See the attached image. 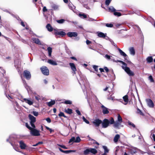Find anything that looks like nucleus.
<instances>
[{
  "mask_svg": "<svg viewBox=\"0 0 155 155\" xmlns=\"http://www.w3.org/2000/svg\"><path fill=\"white\" fill-rule=\"evenodd\" d=\"M23 76L27 79L29 80L31 78V74L29 71L25 70L23 72Z\"/></svg>",
  "mask_w": 155,
  "mask_h": 155,
  "instance_id": "nucleus-6",
  "label": "nucleus"
},
{
  "mask_svg": "<svg viewBox=\"0 0 155 155\" xmlns=\"http://www.w3.org/2000/svg\"><path fill=\"white\" fill-rule=\"evenodd\" d=\"M46 120L47 121V122H48V123H50L51 122V120L50 119V118L49 117H48V118H47L46 119Z\"/></svg>",
  "mask_w": 155,
  "mask_h": 155,
  "instance_id": "nucleus-55",
  "label": "nucleus"
},
{
  "mask_svg": "<svg viewBox=\"0 0 155 155\" xmlns=\"http://www.w3.org/2000/svg\"><path fill=\"white\" fill-rule=\"evenodd\" d=\"M111 0H106L105 4L107 5H108L110 2Z\"/></svg>",
  "mask_w": 155,
  "mask_h": 155,
  "instance_id": "nucleus-49",
  "label": "nucleus"
},
{
  "mask_svg": "<svg viewBox=\"0 0 155 155\" xmlns=\"http://www.w3.org/2000/svg\"><path fill=\"white\" fill-rule=\"evenodd\" d=\"M58 115L59 117H67L64 115V114L61 112H60Z\"/></svg>",
  "mask_w": 155,
  "mask_h": 155,
  "instance_id": "nucleus-34",
  "label": "nucleus"
},
{
  "mask_svg": "<svg viewBox=\"0 0 155 155\" xmlns=\"http://www.w3.org/2000/svg\"><path fill=\"white\" fill-rule=\"evenodd\" d=\"M108 90V91L109 92H110L111 91V90H109V87H107V86L104 89H103V90L104 91H106Z\"/></svg>",
  "mask_w": 155,
  "mask_h": 155,
  "instance_id": "nucleus-46",
  "label": "nucleus"
},
{
  "mask_svg": "<svg viewBox=\"0 0 155 155\" xmlns=\"http://www.w3.org/2000/svg\"><path fill=\"white\" fill-rule=\"evenodd\" d=\"M101 124L103 128H107L109 125V121L108 119H104L102 122Z\"/></svg>",
  "mask_w": 155,
  "mask_h": 155,
  "instance_id": "nucleus-7",
  "label": "nucleus"
},
{
  "mask_svg": "<svg viewBox=\"0 0 155 155\" xmlns=\"http://www.w3.org/2000/svg\"><path fill=\"white\" fill-rule=\"evenodd\" d=\"M48 62L52 65H57V63L55 61L51 59H48Z\"/></svg>",
  "mask_w": 155,
  "mask_h": 155,
  "instance_id": "nucleus-17",
  "label": "nucleus"
},
{
  "mask_svg": "<svg viewBox=\"0 0 155 155\" xmlns=\"http://www.w3.org/2000/svg\"><path fill=\"white\" fill-rule=\"evenodd\" d=\"M30 134L32 136H38L40 135L39 130L33 128L30 130Z\"/></svg>",
  "mask_w": 155,
  "mask_h": 155,
  "instance_id": "nucleus-5",
  "label": "nucleus"
},
{
  "mask_svg": "<svg viewBox=\"0 0 155 155\" xmlns=\"http://www.w3.org/2000/svg\"><path fill=\"white\" fill-rule=\"evenodd\" d=\"M35 99L37 101H39L40 100V98L39 96H35Z\"/></svg>",
  "mask_w": 155,
  "mask_h": 155,
  "instance_id": "nucleus-58",
  "label": "nucleus"
},
{
  "mask_svg": "<svg viewBox=\"0 0 155 155\" xmlns=\"http://www.w3.org/2000/svg\"><path fill=\"white\" fill-rule=\"evenodd\" d=\"M129 51L130 54L133 55L135 54V51L134 48L133 47H130L129 48Z\"/></svg>",
  "mask_w": 155,
  "mask_h": 155,
  "instance_id": "nucleus-20",
  "label": "nucleus"
},
{
  "mask_svg": "<svg viewBox=\"0 0 155 155\" xmlns=\"http://www.w3.org/2000/svg\"><path fill=\"white\" fill-rule=\"evenodd\" d=\"M146 101L148 106L150 107L153 108L154 107V104L153 101L150 99H146Z\"/></svg>",
  "mask_w": 155,
  "mask_h": 155,
  "instance_id": "nucleus-8",
  "label": "nucleus"
},
{
  "mask_svg": "<svg viewBox=\"0 0 155 155\" xmlns=\"http://www.w3.org/2000/svg\"><path fill=\"white\" fill-rule=\"evenodd\" d=\"M107 99L108 100H113V98L112 97H108V98H107Z\"/></svg>",
  "mask_w": 155,
  "mask_h": 155,
  "instance_id": "nucleus-64",
  "label": "nucleus"
},
{
  "mask_svg": "<svg viewBox=\"0 0 155 155\" xmlns=\"http://www.w3.org/2000/svg\"><path fill=\"white\" fill-rule=\"evenodd\" d=\"M51 7L54 10H58V5L54 4L52 5Z\"/></svg>",
  "mask_w": 155,
  "mask_h": 155,
  "instance_id": "nucleus-31",
  "label": "nucleus"
},
{
  "mask_svg": "<svg viewBox=\"0 0 155 155\" xmlns=\"http://www.w3.org/2000/svg\"><path fill=\"white\" fill-rule=\"evenodd\" d=\"M34 42L38 45H41V42L40 40L38 38H33L32 39Z\"/></svg>",
  "mask_w": 155,
  "mask_h": 155,
  "instance_id": "nucleus-19",
  "label": "nucleus"
},
{
  "mask_svg": "<svg viewBox=\"0 0 155 155\" xmlns=\"http://www.w3.org/2000/svg\"><path fill=\"white\" fill-rule=\"evenodd\" d=\"M109 10L111 12H114L116 11V10L114 9V8L112 6H111L109 8Z\"/></svg>",
  "mask_w": 155,
  "mask_h": 155,
  "instance_id": "nucleus-37",
  "label": "nucleus"
},
{
  "mask_svg": "<svg viewBox=\"0 0 155 155\" xmlns=\"http://www.w3.org/2000/svg\"><path fill=\"white\" fill-rule=\"evenodd\" d=\"M153 59L152 57H148L147 58V62L148 63H151L153 61Z\"/></svg>",
  "mask_w": 155,
  "mask_h": 155,
  "instance_id": "nucleus-33",
  "label": "nucleus"
},
{
  "mask_svg": "<svg viewBox=\"0 0 155 155\" xmlns=\"http://www.w3.org/2000/svg\"><path fill=\"white\" fill-rule=\"evenodd\" d=\"M84 121L87 124H89V121L88 120H87L86 119Z\"/></svg>",
  "mask_w": 155,
  "mask_h": 155,
  "instance_id": "nucleus-63",
  "label": "nucleus"
},
{
  "mask_svg": "<svg viewBox=\"0 0 155 155\" xmlns=\"http://www.w3.org/2000/svg\"><path fill=\"white\" fill-rule=\"evenodd\" d=\"M21 25L22 26H23V27H25V24H24V22H23V21H21Z\"/></svg>",
  "mask_w": 155,
  "mask_h": 155,
  "instance_id": "nucleus-60",
  "label": "nucleus"
},
{
  "mask_svg": "<svg viewBox=\"0 0 155 155\" xmlns=\"http://www.w3.org/2000/svg\"><path fill=\"white\" fill-rule=\"evenodd\" d=\"M72 142L78 143V137L75 138V137H72L69 140L68 143H70Z\"/></svg>",
  "mask_w": 155,
  "mask_h": 155,
  "instance_id": "nucleus-16",
  "label": "nucleus"
},
{
  "mask_svg": "<svg viewBox=\"0 0 155 155\" xmlns=\"http://www.w3.org/2000/svg\"><path fill=\"white\" fill-rule=\"evenodd\" d=\"M119 52L120 54L124 56V57H125L127 56V54L124 52L122 50H121L120 48H118V49Z\"/></svg>",
  "mask_w": 155,
  "mask_h": 155,
  "instance_id": "nucleus-26",
  "label": "nucleus"
},
{
  "mask_svg": "<svg viewBox=\"0 0 155 155\" xmlns=\"http://www.w3.org/2000/svg\"><path fill=\"white\" fill-rule=\"evenodd\" d=\"M54 34L55 36L59 35L61 37H63L66 35L65 33L63 31H59L58 29H54Z\"/></svg>",
  "mask_w": 155,
  "mask_h": 155,
  "instance_id": "nucleus-4",
  "label": "nucleus"
},
{
  "mask_svg": "<svg viewBox=\"0 0 155 155\" xmlns=\"http://www.w3.org/2000/svg\"><path fill=\"white\" fill-rule=\"evenodd\" d=\"M71 69L73 71V72L74 74H75V71H76L77 69L75 66L74 63H69Z\"/></svg>",
  "mask_w": 155,
  "mask_h": 155,
  "instance_id": "nucleus-14",
  "label": "nucleus"
},
{
  "mask_svg": "<svg viewBox=\"0 0 155 155\" xmlns=\"http://www.w3.org/2000/svg\"><path fill=\"white\" fill-rule=\"evenodd\" d=\"M90 152V148L87 149L84 151V153L86 155L88 154Z\"/></svg>",
  "mask_w": 155,
  "mask_h": 155,
  "instance_id": "nucleus-40",
  "label": "nucleus"
},
{
  "mask_svg": "<svg viewBox=\"0 0 155 155\" xmlns=\"http://www.w3.org/2000/svg\"><path fill=\"white\" fill-rule=\"evenodd\" d=\"M86 43L88 45L90 43H91V41H90L87 40V41H86Z\"/></svg>",
  "mask_w": 155,
  "mask_h": 155,
  "instance_id": "nucleus-61",
  "label": "nucleus"
},
{
  "mask_svg": "<svg viewBox=\"0 0 155 155\" xmlns=\"http://www.w3.org/2000/svg\"><path fill=\"white\" fill-rule=\"evenodd\" d=\"M25 126L26 127L29 129L30 130H31V129H32V127H30L28 124L27 123H25Z\"/></svg>",
  "mask_w": 155,
  "mask_h": 155,
  "instance_id": "nucleus-47",
  "label": "nucleus"
},
{
  "mask_svg": "<svg viewBox=\"0 0 155 155\" xmlns=\"http://www.w3.org/2000/svg\"><path fill=\"white\" fill-rule=\"evenodd\" d=\"M122 122V119L121 117L119 114H118L117 120L115 122L114 126L115 127L118 128Z\"/></svg>",
  "mask_w": 155,
  "mask_h": 155,
  "instance_id": "nucleus-2",
  "label": "nucleus"
},
{
  "mask_svg": "<svg viewBox=\"0 0 155 155\" xmlns=\"http://www.w3.org/2000/svg\"><path fill=\"white\" fill-rule=\"evenodd\" d=\"M114 15H115L117 16H120L121 15V14L119 12H114Z\"/></svg>",
  "mask_w": 155,
  "mask_h": 155,
  "instance_id": "nucleus-45",
  "label": "nucleus"
},
{
  "mask_svg": "<svg viewBox=\"0 0 155 155\" xmlns=\"http://www.w3.org/2000/svg\"><path fill=\"white\" fill-rule=\"evenodd\" d=\"M90 151L94 154H95L97 153V151L94 148H90Z\"/></svg>",
  "mask_w": 155,
  "mask_h": 155,
  "instance_id": "nucleus-28",
  "label": "nucleus"
},
{
  "mask_svg": "<svg viewBox=\"0 0 155 155\" xmlns=\"http://www.w3.org/2000/svg\"><path fill=\"white\" fill-rule=\"evenodd\" d=\"M28 117L30 120V122L35 123L36 121V118L31 114L28 115Z\"/></svg>",
  "mask_w": 155,
  "mask_h": 155,
  "instance_id": "nucleus-15",
  "label": "nucleus"
},
{
  "mask_svg": "<svg viewBox=\"0 0 155 155\" xmlns=\"http://www.w3.org/2000/svg\"><path fill=\"white\" fill-rule=\"evenodd\" d=\"M120 138V136L119 134H116L114 138V142L116 143L117 142L118 140Z\"/></svg>",
  "mask_w": 155,
  "mask_h": 155,
  "instance_id": "nucleus-24",
  "label": "nucleus"
},
{
  "mask_svg": "<svg viewBox=\"0 0 155 155\" xmlns=\"http://www.w3.org/2000/svg\"><path fill=\"white\" fill-rule=\"evenodd\" d=\"M47 50L48 51V56L49 57H51L52 52V48L50 47H49L47 48Z\"/></svg>",
  "mask_w": 155,
  "mask_h": 155,
  "instance_id": "nucleus-27",
  "label": "nucleus"
},
{
  "mask_svg": "<svg viewBox=\"0 0 155 155\" xmlns=\"http://www.w3.org/2000/svg\"><path fill=\"white\" fill-rule=\"evenodd\" d=\"M111 57H112V56L109 55L108 54H106L104 56V58L108 60H110L111 59Z\"/></svg>",
  "mask_w": 155,
  "mask_h": 155,
  "instance_id": "nucleus-38",
  "label": "nucleus"
},
{
  "mask_svg": "<svg viewBox=\"0 0 155 155\" xmlns=\"http://www.w3.org/2000/svg\"><path fill=\"white\" fill-rule=\"evenodd\" d=\"M40 69L44 75L47 76L49 74V70L46 67L43 66L40 68Z\"/></svg>",
  "mask_w": 155,
  "mask_h": 155,
  "instance_id": "nucleus-3",
  "label": "nucleus"
},
{
  "mask_svg": "<svg viewBox=\"0 0 155 155\" xmlns=\"http://www.w3.org/2000/svg\"><path fill=\"white\" fill-rule=\"evenodd\" d=\"M123 99L124 102H125V103H123V104L125 105L127 104L129 101L128 96L127 95H126L125 96H124L123 97Z\"/></svg>",
  "mask_w": 155,
  "mask_h": 155,
  "instance_id": "nucleus-21",
  "label": "nucleus"
},
{
  "mask_svg": "<svg viewBox=\"0 0 155 155\" xmlns=\"http://www.w3.org/2000/svg\"><path fill=\"white\" fill-rule=\"evenodd\" d=\"M35 116H37L38 115V112L33 111L32 113Z\"/></svg>",
  "mask_w": 155,
  "mask_h": 155,
  "instance_id": "nucleus-52",
  "label": "nucleus"
},
{
  "mask_svg": "<svg viewBox=\"0 0 155 155\" xmlns=\"http://www.w3.org/2000/svg\"><path fill=\"white\" fill-rule=\"evenodd\" d=\"M93 68L95 70V71H98V66H97L94 65H93Z\"/></svg>",
  "mask_w": 155,
  "mask_h": 155,
  "instance_id": "nucleus-51",
  "label": "nucleus"
},
{
  "mask_svg": "<svg viewBox=\"0 0 155 155\" xmlns=\"http://www.w3.org/2000/svg\"><path fill=\"white\" fill-rule=\"evenodd\" d=\"M46 28L47 29L48 31H51L53 30H54L53 28L49 24H48L46 26Z\"/></svg>",
  "mask_w": 155,
  "mask_h": 155,
  "instance_id": "nucleus-22",
  "label": "nucleus"
},
{
  "mask_svg": "<svg viewBox=\"0 0 155 155\" xmlns=\"http://www.w3.org/2000/svg\"><path fill=\"white\" fill-rule=\"evenodd\" d=\"M78 15L81 18H87V15L85 14L79 13Z\"/></svg>",
  "mask_w": 155,
  "mask_h": 155,
  "instance_id": "nucleus-32",
  "label": "nucleus"
},
{
  "mask_svg": "<svg viewBox=\"0 0 155 155\" xmlns=\"http://www.w3.org/2000/svg\"><path fill=\"white\" fill-rule=\"evenodd\" d=\"M93 124L97 127H98L102 123V121L98 119H95L93 122Z\"/></svg>",
  "mask_w": 155,
  "mask_h": 155,
  "instance_id": "nucleus-10",
  "label": "nucleus"
},
{
  "mask_svg": "<svg viewBox=\"0 0 155 155\" xmlns=\"http://www.w3.org/2000/svg\"><path fill=\"white\" fill-rule=\"evenodd\" d=\"M128 124L130 125H131L134 127H135V125L131 122H129Z\"/></svg>",
  "mask_w": 155,
  "mask_h": 155,
  "instance_id": "nucleus-53",
  "label": "nucleus"
},
{
  "mask_svg": "<svg viewBox=\"0 0 155 155\" xmlns=\"http://www.w3.org/2000/svg\"><path fill=\"white\" fill-rule=\"evenodd\" d=\"M149 80H150V81L151 82H154V80L152 78L151 75H150L148 77Z\"/></svg>",
  "mask_w": 155,
  "mask_h": 155,
  "instance_id": "nucleus-43",
  "label": "nucleus"
},
{
  "mask_svg": "<svg viewBox=\"0 0 155 155\" xmlns=\"http://www.w3.org/2000/svg\"><path fill=\"white\" fill-rule=\"evenodd\" d=\"M89 140L91 141L92 143H94L96 142L95 140L90 138H89Z\"/></svg>",
  "mask_w": 155,
  "mask_h": 155,
  "instance_id": "nucleus-56",
  "label": "nucleus"
},
{
  "mask_svg": "<svg viewBox=\"0 0 155 155\" xmlns=\"http://www.w3.org/2000/svg\"><path fill=\"white\" fill-rule=\"evenodd\" d=\"M45 128L46 129H47V130H48L49 131L50 133H51L53 132H54V130L51 129L50 128H49V127H48L45 126Z\"/></svg>",
  "mask_w": 155,
  "mask_h": 155,
  "instance_id": "nucleus-42",
  "label": "nucleus"
},
{
  "mask_svg": "<svg viewBox=\"0 0 155 155\" xmlns=\"http://www.w3.org/2000/svg\"><path fill=\"white\" fill-rule=\"evenodd\" d=\"M47 9L46 7L45 6L43 8V11L44 12H47Z\"/></svg>",
  "mask_w": 155,
  "mask_h": 155,
  "instance_id": "nucleus-57",
  "label": "nucleus"
},
{
  "mask_svg": "<svg viewBox=\"0 0 155 155\" xmlns=\"http://www.w3.org/2000/svg\"><path fill=\"white\" fill-rule=\"evenodd\" d=\"M71 58L72 59L74 60L75 61H77V59L76 58L74 57H71Z\"/></svg>",
  "mask_w": 155,
  "mask_h": 155,
  "instance_id": "nucleus-62",
  "label": "nucleus"
},
{
  "mask_svg": "<svg viewBox=\"0 0 155 155\" xmlns=\"http://www.w3.org/2000/svg\"><path fill=\"white\" fill-rule=\"evenodd\" d=\"M58 149L61 152L64 153L66 154H68L71 152H75L76 151V150H64L60 147L58 148Z\"/></svg>",
  "mask_w": 155,
  "mask_h": 155,
  "instance_id": "nucleus-11",
  "label": "nucleus"
},
{
  "mask_svg": "<svg viewBox=\"0 0 155 155\" xmlns=\"http://www.w3.org/2000/svg\"><path fill=\"white\" fill-rule=\"evenodd\" d=\"M151 138L155 142V135L154 134H151Z\"/></svg>",
  "mask_w": 155,
  "mask_h": 155,
  "instance_id": "nucleus-48",
  "label": "nucleus"
},
{
  "mask_svg": "<svg viewBox=\"0 0 155 155\" xmlns=\"http://www.w3.org/2000/svg\"><path fill=\"white\" fill-rule=\"evenodd\" d=\"M101 108L102 110L103 113L104 114H106L109 113L108 109L102 105L101 106Z\"/></svg>",
  "mask_w": 155,
  "mask_h": 155,
  "instance_id": "nucleus-12",
  "label": "nucleus"
},
{
  "mask_svg": "<svg viewBox=\"0 0 155 155\" xmlns=\"http://www.w3.org/2000/svg\"><path fill=\"white\" fill-rule=\"evenodd\" d=\"M57 145L58 146L60 147H61L63 148V149H68V147H66L64 145H60L59 144H57Z\"/></svg>",
  "mask_w": 155,
  "mask_h": 155,
  "instance_id": "nucleus-39",
  "label": "nucleus"
},
{
  "mask_svg": "<svg viewBox=\"0 0 155 155\" xmlns=\"http://www.w3.org/2000/svg\"><path fill=\"white\" fill-rule=\"evenodd\" d=\"M103 148L104 150V153H108L109 152V150L108 149L107 147L104 146H103L102 147Z\"/></svg>",
  "mask_w": 155,
  "mask_h": 155,
  "instance_id": "nucleus-30",
  "label": "nucleus"
},
{
  "mask_svg": "<svg viewBox=\"0 0 155 155\" xmlns=\"http://www.w3.org/2000/svg\"><path fill=\"white\" fill-rule=\"evenodd\" d=\"M137 112L139 114H140L143 115V113L139 109H137Z\"/></svg>",
  "mask_w": 155,
  "mask_h": 155,
  "instance_id": "nucleus-50",
  "label": "nucleus"
},
{
  "mask_svg": "<svg viewBox=\"0 0 155 155\" xmlns=\"http://www.w3.org/2000/svg\"><path fill=\"white\" fill-rule=\"evenodd\" d=\"M104 69L107 72H108L109 71L108 68L107 67H104Z\"/></svg>",
  "mask_w": 155,
  "mask_h": 155,
  "instance_id": "nucleus-59",
  "label": "nucleus"
},
{
  "mask_svg": "<svg viewBox=\"0 0 155 155\" xmlns=\"http://www.w3.org/2000/svg\"><path fill=\"white\" fill-rule=\"evenodd\" d=\"M106 26L107 27L111 28V27H113V24H111V23H110V24L107 23V24H106Z\"/></svg>",
  "mask_w": 155,
  "mask_h": 155,
  "instance_id": "nucleus-44",
  "label": "nucleus"
},
{
  "mask_svg": "<svg viewBox=\"0 0 155 155\" xmlns=\"http://www.w3.org/2000/svg\"><path fill=\"white\" fill-rule=\"evenodd\" d=\"M65 21V20L64 19H61L60 20H57V22L59 24H62Z\"/></svg>",
  "mask_w": 155,
  "mask_h": 155,
  "instance_id": "nucleus-35",
  "label": "nucleus"
},
{
  "mask_svg": "<svg viewBox=\"0 0 155 155\" xmlns=\"http://www.w3.org/2000/svg\"><path fill=\"white\" fill-rule=\"evenodd\" d=\"M23 100L26 103L30 105H32L33 103V101H31L29 100L26 98H24Z\"/></svg>",
  "mask_w": 155,
  "mask_h": 155,
  "instance_id": "nucleus-23",
  "label": "nucleus"
},
{
  "mask_svg": "<svg viewBox=\"0 0 155 155\" xmlns=\"http://www.w3.org/2000/svg\"><path fill=\"white\" fill-rule=\"evenodd\" d=\"M109 124H114L115 122L114 121V119L113 118H111L110 119V120H109Z\"/></svg>",
  "mask_w": 155,
  "mask_h": 155,
  "instance_id": "nucleus-41",
  "label": "nucleus"
},
{
  "mask_svg": "<svg viewBox=\"0 0 155 155\" xmlns=\"http://www.w3.org/2000/svg\"><path fill=\"white\" fill-rule=\"evenodd\" d=\"M97 35L100 37L104 38L106 36V34H104L102 32H97Z\"/></svg>",
  "mask_w": 155,
  "mask_h": 155,
  "instance_id": "nucleus-18",
  "label": "nucleus"
},
{
  "mask_svg": "<svg viewBox=\"0 0 155 155\" xmlns=\"http://www.w3.org/2000/svg\"><path fill=\"white\" fill-rule=\"evenodd\" d=\"M112 60L114 62H118L121 63L123 65L122 66V68L124 70L127 74L130 76H134V73L130 70L129 68L127 67V64L124 62L121 61H116L114 59H112Z\"/></svg>",
  "mask_w": 155,
  "mask_h": 155,
  "instance_id": "nucleus-1",
  "label": "nucleus"
},
{
  "mask_svg": "<svg viewBox=\"0 0 155 155\" xmlns=\"http://www.w3.org/2000/svg\"><path fill=\"white\" fill-rule=\"evenodd\" d=\"M20 147L21 149H25L27 147V145L23 141H20L18 142Z\"/></svg>",
  "mask_w": 155,
  "mask_h": 155,
  "instance_id": "nucleus-9",
  "label": "nucleus"
},
{
  "mask_svg": "<svg viewBox=\"0 0 155 155\" xmlns=\"http://www.w3.org/2000/svg\"><path fill=\"white\" fill-rule=\"evenodd\" d=\"M65 112L69 114H71L72 113V110L71 109L68 108L67 110H64Z\"/></svg>",
  "mask_w": 155,
  "mask_h": 155,
  "instance_id": "nucleus-29",
  "label": "nucleus"
},
{
  "mask_svg": "<svg viewBox=\"0 0 155 155\" xmlns=\"http://www.w3.org/2000/svg\"><path fill=\"white\" fill-rule=\"evenodd\" d=\"M31 126L33 127L32 128L35 129V126L34 124L35 123L30 122Z\"/></svg>",
  "mask_w": 155,
  "mask_h": 155,
  "instance_id": "nucleus-54",
  "label": "nucleus"
},
{
  "mask_svg": "<svg viewBox=\"0 0 155 155\" xmlns=\"http://www.w3.org/2000/svg\"><path fill=\"white\" fill-rule=\"evenodd\" d=\"M67 35L70 37H76L78 35V34L76 32H69Z\"/></svg>",
  "mask_w": 155,
  "mask_h": 155,
  "instance_id": "nucleus-13",
  "label": "nucleus"
},
{
  "mask_svg": "<svg viewBox=\"0 0 155 155\" xmlns=\"http://www.w3.org/2000/svg\"><path fill=\"white\" fill-rule=\"evenodd\" d=\"M62 103L66 104H72V102L70 100H68L65 101L64 102H63Z\"/></svg>",
  "mask_w": 155,
  "mask_h": 155,
  "instance_id": "nucleus-36",
  "label": "nucleus"
},
{
  "mask_svg": "<svg viewBox=\"0 0 155 155\" xmlns=\"http://www.w3.org/2000/svg\"><path fill=\"white\" fill-rule=\"evenodd\" d=\"M55 103V101L54 100L51 101L49 102H47L46 103L47 104L49 107H51L52 105H54Z\"/></svg>",
  "mask_w": 155,
  "mask_h": 155,
  "instance_id": "nucleus-25",
  "label": "nucleus"
}]
</instances>
